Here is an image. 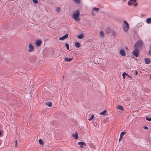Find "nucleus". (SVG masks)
<instances>
[{"mask_svg":"<svg viewBox=\"0 0 151 151\" xmlns=\"http://www.w3.org/2000/svg\"><path fill=\"white\" fill-rule=\"evenodd\" d=\"M132 2V3L133 4L134 3H136L137 1V0H130Z\"/></svg>","mask_w":151,"mask_h":151,"instance_id":"obj_32","label":"nucleus"},{"mask_svg":"<svg viewBox=\"0 0 151 151\" xmlns=\"http://www.w3.org/2000/svg\"><path fill=\"white\" fill-rule=\"evenodd\" d=\"M137 74H138V72L137 70H136L135 71V75H136V76L137 75Z\"/></svg>","mask_w":151,"mask_h":151,"instance_id":"obj_41","label":"nucleus"},{"mask_svg":"<svg viewBox=\"0 0 151 151\" xmlns=\"http://www.w3.org/2000/svg\"><path fill=\"white\" fill-rule=\"evenodd\" d=\"M80 14L79 11V10H77L73 14V18L76 21H78L80 20V19L78 18V17L80 16Z\"/></svg>","mask_w":151,"mask_h":151,"instance_id":"obj_2","label":"nucleus"},{"mask_svg":"<svg viewBox=\"0 0 151 151\" xmlns=\"http://www.w3.org/2000/svg\"><path fill=\"white\" fill-rule=\"evenodd\" d=\"M29 49L28 50V51L29 52H31L33 51L34 50V47L32 45V43H30L29 45Z\"/></svg>","mask_w":151,"mask_h":151,"instance_id":"obj_5","label":"nucleus"},{"mask_svg":"<svg viewBox=\"0 0 151 151\" xmlns=\"http://www.w3.org/2000/svg\"><path fill=\"white\" fill-rule=\"evenodd\" d=\"M73 60V58H68L66 57L65 58V60L66 61L70 62Z\"/></svg>","mask_w":151,"mask_h":151,"instance_id":"obj_18","label":"nucleus"},{"mask_svg":"<svg viewBox=\"0 0 151 151\" xmlns=\"http://www.w3.org/2000/svg\"><path fill=\"white\" fill-rule=\"evenodd\" d=\"M39 142L40 144L41 145H43V143L42 140L41 139H39Z\"/></svg>","mask_w":151,"mask_h":151,"instance_id":"obj_25","label":"nucleus"},{"mask_svg":"<svg viewBox=\"0 0 151 151\" xmlns=\"http://www.w3.org/2000/svg\"><path fill=\"white\" fill-rule=\"evenodd\" d=\"M146 119L149 122L151 121V118L150 117H146Z\"/></svg>","mask_w":151,"mask_h":151,"instance_id":"obj_29","label":"nucleus"},{"mask_svg":"<svg viewBox=\"0 0 151 151\" xmlns=\"http://www.w3.org/2000/svg\"><path fill=\"white\" fill-rule=\"evenodd\" d=\"M106 32L107 34H109L111 32L110 29L109 27L107 28L106 30Z\"/></svg>","mask_w":151,"mask_h":151,"instance_id":"obj_20","label":"nucleus"},{"mask_svg":"<svg viewBox=\"0 0 151 151\" xmlns=\"http://www.w3.org/2000/svg\"><path fill=\"white\" fill-rule=\"evenodd\" d=\"M119 53L122 56L124 57L126 55V53L125 51L123 49H121L120 50Z\"/></svg>","mask_w":151,"mask_h":151,"instance_id":"obj_6","label":"nucleus"},{"mask_svg":"<svg viewBox=\"0 0 151 151\" xmlns=\"http://www.w3.org/2000/svg\"><path fill=\"white\" fill-rule=\"evenodd\" d=\"M65 47H66V48H67V49L68 50H69V44L68 43H66L65 44Z\"/></svg>","mask_w":151,"mask_h":151,"instance_id":"obj_26","label":"nucleus"},{"mask_svg":"<svg viewBox=\"0 0 151 151\" xmlns=\"http://www.w3.org/2000/svg\"><path fill=\"white\" fill-rule=\"evenodd\" d=\"M73 2L77 4H81V1L80 0H73Z\"/></svg>","mask_w":151,"mask_h":151,"instance_id":"obj_16","label":"nucleus"},{"mask_svg":"<svg viewBox=\"0 0 151 151\" xmlns=\"http://www.w3.org/2000/svg\"><path fill=\"white\" fill-rule=\"evenodd\" d=\"M84 34H82L81 35H79L77 36V37L79 39H82L84 38Z\"/></svg>","mask_w":151,"mask_h":151,"instance_id":"obj_15","label":"nucleus"},{"mask_svg":"<svg viewBox=\"0 0 151 151\" xmlns=\"http://www.w3.org/2000/svg\"><path fill=\"white\" fill-rule=\"evenodd\" d=\"M125 48L127 50H129V49H128V47H125Z\"/></svg>","mask_w":151,"mask_h":151,"instance_id":"obj_42","label":"nucleus"},{"mask_svg":"<svg viewBox=\"0 0 151 151\" xmlns=\"http://www.w3.org/2000/svg\"><path fill=\"white\" fill-rule=\"evenodd\" d=\"M56 151H62V150L60 148H58L56 150Z\"/></svg>","mask_w":151,"mask_h":151,"instance_id":"obj_39","label":"nucleus"},{"mask_svg":"<svg viewBox=\"0 0 151 151\" xmlns=\"http://www.w3.org/2000/svg\"><path fill=\"white\" fill-rule=\"evenodd\" d=\"M123 28L124 31L126 32H127L129 29V24L128 22L126 21H124V24L123 26Z\"/></svg>","mask_w":151,"mask_h":151,"instance_id":"obj_3","label":"nucleus"},{"mask_svg":"<svg viewBox=\"0 0 151 151\" xmlns=\"http://www.w3.org/2000/svg\"><path fill=\"white\" fill-rule=\"evenodd\" d=\"M78 145H80V147L81 148L83 147V145L86 146V143L83 142H80L78 143Z\"/></svg>","mask_w":151,"mask_h":151,"instance_id":"obj_8","label":"nucleus"},{"mask_svg":"<svg viewBox=\"0 0 151 151\" xmlns=\"http://www.w3.org/2000/svg\"><path fill=\"white\" fill-rule=\"evenodd\" d=\"M148 55H151V51L150 50H149V53H148Z\"/></svg>","mask_w":151,"mask_h":151,"instance_id":"obj_40","label":"nucleus"},{"mask_svg":"<svg viewBox=\"0 0 151 151\" xmlns=\"http://www.w3.org/2000/svg\"><path fill=\"white\" fill-rule=\"evenodd\" d=\"M144 60L146 64H149L150 62V58H144Z\"/></svg>","mask_w":151,"mask_h":151,"instance_id":"obj_10","label":"nucleus"},{"mask_svg":"<svg viewBox=\"0 0 151 151\" xmlns=\"http://www.w3.org/2000/svg\"><path fill=\"white\" fill-rule=\"evenodd\" d=\"M139 50L137 49L134 48V50L133 51L132 54L136 57H138L139 55Z\"/></svg>","mask_w":151,"mask_h":151,"instance_id":"obj_4","label":"nucleus"},{"mask_svg":"<svg viewBox=\"0 0 151 151\" xmlns=\"http://www.w3.org/2000/svg\"><path fill=\"white\" fill-rule=\"evenodd\" d=\"M150 79H151V76H150Z\"/></svg>","mask_w":151,"mask_h":151,"instance_id":"obj_45","label":"nucleus"},{"mask_svg":"<svg viewBox=\"0 0 151 151\" xmlns=\"http://www.w3.org/2000/svg\"><path fill=\"white\" fill-rule=\"evenodd\" d=\"M112 34L113 36H114L116 35V33L114 31H113L112 32Z\"/></svg>","mask_w":151,"mask_h":151,"instance_id":"obj_34","label":"nucleus"},{"mask_svg":"<svg viewBox=\"0 0 151 151\" xmlns=\"http://www.w3.org/2000/svg\"><path fill=\"white\" fill-rule=\"evenodd\" d=\"M126 134V132H122L121 133L120 136V138L119 139V142H120V141L121 140L123 136L124 135Z\"/></svg>","mask_w":151,"mask_h":151,"instance_id":"obj_11","label":"nucleus"},{"mask_svg":"<svg viewBox=\"0 0 151 151\" xmlns=\"http://www.w3.org/2000/svg\"><path fill=\"white\" fill-rule=\"evenodd\" d=\"M29 60L32 61H35L36 60V57L35 56H32L30 57Z\"/></svg>","mask_w":151,"mask_h":151,"instance_id":"obj_13","label":"nucleus"},{"mask_svg":"<svg viewBox=\"0 0 151 151\" xmlns=\"http://www.w3.org/2000/svg\"><path fill=\"white\" fill-rule=\"evenodd\" d=\"M35 43L36 45L39 46L42 43V41L40 40H36Z\"/></svg>","mask_w":151,"mask_h":151,"instance_id":"obj_7","label":"nucleus"},{"mask_svg":"<svg viewBox=\"0 0 151 151\" xmlns=\"http://www.w3.org/2000/svg\"><path fill=\"white\" fill-rule=\"evenodd\" d=\"M46 104L49 107H51L52 105V103L51 102H47L46 103Z\"/></svg>","mask_w":151,"mask_h":151,"instance_id":"obj_21","label":"nucleus"},{"mask_svg":"<svg viewBox=\"0 0 151 151\" xmlns=\"http://www.w3.org/2000/svg\"><path fill=\"white\" fill-rule=\"evenodd\" d=\"M146 22L148 24H150L151 23V18H147L146 20Z\"/></svg>","mask_w":151,"mask_h":151,"instance_id":"obj_22","label":"nucleus"},{"mask_svg":"<svg viewBox=\"0 0 151 151\" xmlns=\"http://www.w3.org/2000/svg\"><path fill=\"white\" fill-rule=\"evenodd\" d=\"M75 45L76 47L79 48L81 46V44L79 42H76L75 43Z\"/></svg>","mask_w":151,"mask_h":151,"instance_id":"obj_19","label":"nucleus"},{"mask_svg":"<svg viewBox=\"0 0 151 151\" xmlns=\"http://www.w3.org/2000/svg\"><path fill=\"white\" fill-rule=\"evenodd\" d=\"M75 134H73L72 136L76 139H78V133L76 132H75Z\"/></svg>","mask_w":151,"mask_h":151,"instance_id":"obj_12","label":"nucleus"},{"mask_svg":"<svg viewBox=\"0 0 151 151\" xmlns=\"http://www.w3.org/2000/svg\"><path fill=\"white\" fill-rule=\"evenodd\" d=\"M60 9L59 7H57L56 10V11L57 12H59L60 11Z\"/></svg>","mask_w":151,"mask_h":151,"instance_id":"obj_31","label":"nucleus"},{"mask_svg":"<svg viewBox=\"0 0 151 151\" xmlns=\"http://www.w3.org/2000/svg\"><path fill=\"white\" fill-rule=\"evenodd\" d=\"M15 146L16 147L17 146V140H15Z\"/></svg>","mask_w":151,"mask_h":151,"instance_id":"obj_38","label":"nucleus"},{"mask_svg":"<svg viewBox=\"0 0 151 151\" xmlns=\"http://www.w3.org/2000/svg\"><path fill=\"white\" fill-rule=\"evenodd\" d=\"M132 3L130 1H128V4L129 6H131L132 5Z\"/></svg>","mask_w":151,"mask_h":151,"instance_id":"obj_35","label":"nucleus"},{"mask_svg":"<svg viewBox=\"0 0 151 151\" xmlns=\"http://www.w3.org/2000/svg\"><path fill=\"white\" fill-rule=\"evenodd\" d=\"M92 10H93V11L95 10L97 12H98L99 9V8L94 7L92 9Z\"/></svg>","mask_w":151,"mask_h":151,"instance_id":"obj_24","label":"nucleus"},{"mask_svg":"<svg viewBox=\"0 0 151 151\" xmlns=\"http://www.w3.org/2000/svg\"><path fill=\"white\" fill-rule=\"evenodd\" d=\"M122 76L123 77V78L124 79L125 78V76H128L129 78H131L132 77L131 76H129L127 74L126 72H124L122 74Z\"/></svg>","mask_w":151,"mask_h":151,"instance_id":"obj_14","label":"nucleus"},{"mask_svg":"<svg viewBox=\"0 0 151 151\" xmlns=\"http://www.w3.org/2000/svg\"><path fill=\"white\" fill-rule=\"evenodd\" d=\"M1 131L0 130V135H1Z\"/></svg>","mask_w":151,"mask_h":151,"instance_id":"obj_43","label":"nucleus"},{"mask_svg":"<svg viewBox=\"0 0 151 151\" xmlns=\"http://www.w3.org/2000/svg\"><path fill=\"white\" fill-rule=\"evenodd\" d=\"M32 1L34 3L36 4H37L38 3L37 0H32Z\"/></svg>","mask_w":151,"mask_h":151,"instance_id":"obj_30","label":"nucleus"},{"mask_svg":"<svg viewBox=\"0 0 151 151\" xmlns=\"http://www.w3.org/2000/svg\"><path fill=\"white\" fill-rule=\"evenodd\" d=\"M144 43L142 40H138L134 45V48L137 49L141 50L142 49Z\"/></svg>","mask_w":151,"mask_h":151,"instance_id":"obj_1","label":"nucleus"},{"mask_svg":"<svg viewBox=\"0 0 151 151\" xmlns=\"http://www.w3.org/2000/svg\"><path fill=\"white\" fill-rule=\"evenodd\" d=\"M92 14L93 16H95L96 15L94 13V12L93 10L92 9Z\"/></svg>","mask_w":151,"mask_h":151,"instance_id":"obj_33","label":"nucleus"},{"mask_svg":"<svg viewBox=\"0 0 151 151\" xmlns=\"http://www.w3.org/2000/svg\"><path fill=\"white\" fill-rule=\"evenodd\" d=\"M133 5L134 7H136L138 5V4L136 2Z\"/></svg>","mask_w":151,"mask_h":151,"instance_id":"obj_36","label":"nucleus"},{"mask_svg":"<svg viewBox=\"0 0 151 151\" xmlns=\"http://www.w3.org/2000/svg\"><path fill=\"white\" fill-rule=\"evenodd\" d=\"M117 108L121 111H123L124 110L123 107L121 105H118L117 106Z\"/></svg>","mask_w":151,"mask_h":151,"instance_id":"obj_17","label":"nucleus"},{"mask_svg":"<svg viewBox=\"0 0 151 151\" xmlns=\"http://www.w3.org/2000/svg\"><path fill=\"white\" fill-rule=\"evenodd\" d=\"M123 1L124 2H126L127 1V0H123Z\"/></svg>","mask_w":151,"mask_h":151,"instance_id":"obj_44","label":"nucleus"},{"mask_svg":"<svg viewBox=\"0 0 151 151\" xmlns=\"http://www.w3.org/2000/svg\"><path fill=\"white\" fill-rule=\"evenodd\" d=\"M100 35L101 37H104V35L103 32L101 31L100 32Z\"/></svg>","mask_w":151,"mask_h":151,"instance_id":"obj_27","label":"nucleus"},{"mask_svg":"<svg viewBox=\"0 0 151 151\" xmlns=\"http://www.w3.org/2000/svg\"><path fill=\"white\" fill-rule=\"evenodd\" d=\"M94 118V115L93 114L91 115V116L90 117V118L88 119V120L89 121H91V120H92Z\"/></svg>","mask_w":151,"mask_h":151,"instance_id":"obj_28","label":"nucleus"},{"mask_svg":"<svg viewBox=\"0 0 151 151\" xmlns=\"http://www.w3.org/2000/svg\"><path fill=\"white\" fill-rule=\"evenodd\" d=\"M143 128L145 129H148V127L146 126H145L143 127Z\"/></svg>","mask_w":151,"mask_h":151,"instance_id":"obj_37","label":"nucleus"},{"mask_svg":"<svg viewBox=\"0 0 151 151\" xmlns=\"http://www.w3.org/2000/svg\"><path fill=\"white\" fill-rule=\"evenodd\" d=\"M68 37V34H66L64 36L61 37L59 38V40H62L65 39H66Z\"/></svg>","mask_w":151,"mask_h":151,"instance_id":"obj_9","label":"nucleus"},{"mask_svg":"<svg viewBox=\"0 0 151 151\" xmlns=\"http://www.w3.org/2000/svg\"><path fill=\"white\" fill-rule=\"evenodd\" d=\"M106 110H104L103 111L100 112L99 114L100 115H105L106 113Z\"/></svg>","mask_w":151,"mask_h":151,"instance_id":"obj_23","label":"nucleus"}]
</instances>
